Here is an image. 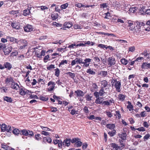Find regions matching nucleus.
Instances as JSON below:
<instances>
[{
    "instance_id": "obj_1",
    "label": "nucleus",
    "mask_w": 150,
    "mask_h": 150,
    "mask_svg": "<svg viewBox=\"0 0 150 150\" xmlns=\"http://www.w3.org/2000/svg\"><path fill=\"white\" fill-rule=\"evenodd\" d=\"M114 81L115 82L114 86L116 88V90L118 92H120L121 91L120 87L121 86L120 82L119 81H117L116 80H115Z\"/></svg>"
},
{
    "instance_id": "obj_2",
    "label": "nucleus",
    "mask_w": 150,
    "mask_h": 150,
    "mask_svg": "<svg viewBox=\"0 0 150 150\" xmlns=\"http://www.w3.org/2000/svg\"><path fill=\"white\" fill-rule=\"evenodd\" d=\"M13 78L11 76H8L6 78L5 80V83L9 86L10 84L14 83Z\"/></svg>"
},
{
    "instance_id": "obj_3",
    "label": "nucleus",
    "mask_w": 150,
    "mask_h": 150,
    "mask_svg": "<svg viewBox=\"0 0 150 150\" xmlns=\"http://www.w3.org/2000/svg\"><path fill=\"white\" fill-rule=\"evenodd\" d=\"M12 49V47L11 46H10L7 48H6V47H5L3 49V50L5 55H8L11 52Z\"/></svg>"
},
{
    "instance_id": "obj_4",
    "label": "nucleus",
    "mask_w": 150,
    "mask_h": 150,
    "mask_svg": "<svg viewBox=\"0 0 150 150\" xmlns=\"http://www.w3.org/2000/svg\"><path fill=\"white\" fill-rule=\"evenodd\" d=\"M24 31L26 32H29L33 30V26L31 25H27L23 27Z\"/></svg>"
},
{
    "instance_id": "obj_5",
    "label": "nucleus",
    "mask_w": 150,
    "mask_h": 150,
    "mask_svg": "<svg viewBox=\"0 0 150 150\" xmlns=\"http://www.w3.org/2000/svg\"><path fill=\"white\" fill-rule=\"evenodd\" d=\"M6 38L8 41H10L11 42H12L13 43H17L18 42V40L17 39L13 37H11L9 36H7L6 37Z\"/></svg>"
},
{
    "instance_id": "obj_6",
    "label": "nucleus",
    "mask_w": 150,
    "mask_h": 150,
    "mask_svg": "<svg viewBox=\"0 0 150 150\" xmlns=\"http://www.w3.org/2000/svg\"><path fill=\"white\" fill-rule=\"evenodd\" d=\"M91 59L90 58H86L84 60V62H83V67H87L89 66V63L91 61Z\"/></svg>"
},
{
    "instance_id": "obj_7",
    "label": "nucleus",
    "mask_w": 150,
    "mask_h": 150,
    "mask_svg": "<svg viewBox=\"0 0 150 150\" xmlns=\"http://www.w3.org/2000/svg\"><path fill=\"white\" fill-rule=\"evenodd\" d=\"M108 62L109 63L108 65L110 66L114 65L115 64V58L113 57H109L108 59Z\"/></svg>"
},
{
    "instance_id": "obj_8",
    "label": "nucleus",
    "mask_w": 150,
    "mask_h": 150,
    "mask_svg": "<svg viewBox=\"0 0 150 150\" xmlns=\"http://www.w3.org/2000/svg\"><path fill=\"white\" fill-rule=\"evenodd\" d=\"M12 27L16 29H19L20 28V25L19 23L15 22H13L11 24Z\"/></svg>"
},
{
    "instance_id": "obj_9",
    "label": "nucleus",
    "mask_w": 150,
    "mask_h": 150,
    "mask_svg": "<svg viewBox=\"0 0 150 150\" xmlns=\"http://www.w3.org/2000/svg\"><path fill=\"white\" fill-rule=\"evenodd\" d=\"M71 142V139H65L64 140L62 143L63 146H69Z\"/></svg>"
},
{
    "instance_id": "obj_10",
    "label": "nucleus",
    "mask_w": 150,
    "mask_h": 150,
    "mask_svg": "<svg viewBox=\"0 0 150 150\" xmlns=\"http://www.w3.org/2000/svg\"><path fill=\"white\" fill-rule=\"evenodd\" d=\"M141 68L142 69H150V63L147 62L143 63L141 65Z\"/></svg>"
},
{
    "instance_id": "obj_11",
    "label": "nucleus",
    "mask_w": 150,
    "mask_h": 150,
    "mask_svg": "<svg viewBox=\"0 0 150 150\" xmlns=\"http://www.w3.org/2000/svg\"><path fill=\"white\" fill-rule=\"evenodd\" d=\"M4 68H5L8 70H10L12 67V65L10 63L6 62L4 64Z\"/></svg>"
},
{
    "instance_id": "obj_12",
    "label": "nucleus",
    "mask_w": 150,
    "mask_h": 150,
    "mask_svg": "<svg viewBox=\"0 0 150 150\" xmlns=\"http://www.w3.org/2000/svg\"><path fill=\"white\" fill-rule=\"evenodd\" d=\"M127 24L126 25H127L128 26L130 27L129 28V30L132 31H134L135 27L133 25V23L131 21H129L127 23Z\"/></svg>"
},
{
    "instance_id": "obj_13",
    "label": "nucleus",
    "mask_w": 150,
    "mask_h": 150,
    "mask_svg": "<svg viewBox=\"0 0 150 150\" xmlns=\"http://www.w3.org/2000/svg\"><path fill=\"white\" fill-rule=\"evenodd\" d=\"M118 135L121 139V140H125L126 139L127 134L126 133H122L119 134Z\"/></svg>"
},
{
    "instance_id": "obj_14",
    "label": "nucleus",
    "mask_w": 150,
    "mask_h": 150,
    "mask_svg": "<svg viewBox=\"0 0 150 150\" xmlns=\"http://www.w3.org/2000/svg\"><path fill=\"white\" fill-rule=\"evenodd\" d=\"M64 28H61L60 29H63V30H65V29H64V28H70L72 26V23H70V22H65L64 24Z\"/></svg>"
},
{
    "instance_id": "obj_15",
    "label": "nucleus",
    "mask_w": 150,
    "mask_h": 150,
    "mask_svg": "<svg viewBox=\"0 0 150 150\" xmlns=\"http://www.w3.org/2000/svg\"><path fill=\"white\" fill-rule=\"evenodd\" d=\"M77 97H82L84 96V93L81 90H77L75 91Z\"/></svg>"
},
{
    "instance_id": "obj_16",
    "label": "nucleus",
    "mask_w": 150,
    "mask_h": 150,
    "mask_svg": "<svg viewBox=\"0 0 150 150\" xmlns=\"http://www.w3.org/2000/svg\"><path fill=\"white\" fill-rule=\"evenodd\" d=\"M11 88L17 90L19 88L18 85L14 81V83L11 84Z\"/></svg>"
},
{
    "instance_id": "obj_17",
    "label": "nucleus",
    "mask_w": 150,
    "mask_h": 150,
    "mask_svg": "<svg viewBox=\"0 0 150 150\" xmlns=\"http://www.w3.org/2000/svg\"><path fill=\"white\" fill-rule=\"evenodd\" d=\"M141 54L144 55V57L147 59L150 58V53H148L146 50H145Z\"/></svg>"
},
{
    "instance_id": "obj_18",
    "label": "nucleus",
    "mask_w": 150,
    "mask_h": 150,
    "mask_svg": "<svg viewBox=\"0 0 150 150\" xmlns=\"http://www.w3.org/2000/svg\"><path fill=\"white\" fill-rule=\"evenodd\" d=\"M103 100V97H99L97 98L95 100V103L97 104H102Z\"/></svg>"
},
{
    "instance_id": "obj_19",
    "label": "nucleus",
    "mask_w": 150,
    "mask_h": 150,
    "mask_svg": "<svg viewBox=\"0 0 150 150\" xmlns=\"http://www.w3.org/2000/svg\"><path fill=\"white\" fill-rule=\"evenodd\" d=\"M125 140H121L120 139H119V142L120 143V150H122L125 146V144L124 143V141Z\"/></svg>"
},
{
    "instance_id": "obj_20",
    "label": "nucleus",
    "mask_w": 150,
    "mask_h": 150,
    "mask_svg": "<svg viewBox=\"0 0 150 150\" xmlns=\"http://www.w3.org/2000/svg\"><path fill=\"white\" fill-rule=\"evenodd\" d=\"M101 88H104L106 87L108 85V83L107 81L105 80H103L100 81Z\"/></svg>"
},
{
    "instance_id": "obj_21",
    "label": "nucleus",
    "mask_w": 150,
    "mask_h": 150,
    "mask_svg": "<svg viewBox=\"0 0 150 150\" xmlns=\"http://www.w3.org/2000/svg\"><path fill=\"white\" fill-rule=\"evenodd\" d=\"M97 88L98 86L95 83H93L92 84V86L91 87L90 90L92 91H96V89Z\"/></svg>"
},
{
    "instance_id": "obj_22",
    "label": "nucleus",
    "mask_w": 150,
    "mask_h": 150,
    "mask_svg": "<svg viewBox=\"0 0 150 150\" xmlns=\"http://www.w3.org/2000/svg\"><path fill=\"white\" fill-rule=\"evenodd\" d=\"M106 127L110 129H112L114 128L115 125L114 124H108L106 125Z\"/></svg>"
},
{
    "instance_id": "obj_23",
    "label": "nucleus",
    "mask_w": 150,
    "mask_h": 150,
    "mask_svg": "<svg viewBox=\"0 0 150 150\" xmlns=\"http://www.w3.org/2000/svg\"><path fill=\"white\" fill-rule=\"evenodd\" d=\"M43 140L44 142H47L49 143H50L52 142V139L50 137H44L43 138Z\"/></svg>"
},
{
    "instance_id": "obj_24",
    "label": "nucleus",
    "mask_w": 150,
    "mask_h": 150,
    "mask_svg": "<svg viewBox=\"0 0 150 150\" xmlns=\"http://www.w3.org/2000/svg\"><path fill=\"white\" fill-rule=\"evenodd\" d=\"M99 75H101L102 77H104L108 75V72L107 71H101L98 74Z\"/></svg>"
},
{
    "instance_id": "obj_25",
    "label": "nucleus",
    "mask_w": 150,
    "mask_h": 150,
    "mask_svg": "<svg viewBox=\"0 0 150 150\" xmlns=\"http://www.w3.org/2000/svg\"><path fill=\"white\" fill-rule=\"evenodd\" d=\"M140 11V13L142 14H146V9L145 8V7H143L142 8H139L138 10Z\"/></svg>"
},
{
    "instance_id": "obj_26",
    "label": "nucleus",
    "mask_w": 150,
    "mask_h": 150,
    "mask_svg": "<svg viewBox=\"0 0 150 150\" xmlns=\"http://www.w3.org/2000/svg\"><path fill=\"white\" fill-rule=\"evenodd\" d=\"M27 91L29 92L28 90H27L26 91H25L23 89L21 88L20 90L19 93L21 95H24L26 94L27 93Z\"/></svg>"
},
{
    "instance_id": "obj_27",
    "label": "nucleus",
    "mask_w": 150,
    "mask_h": 150,
    "mask_svg": "<svg viewBox=\"0 0 150 150\" xmlns=\"http://www.w3.org/2000/svg\"><path fill=\"white\" fill-rule=\"evenodd\" d=\"M12 132L14 134L18 135L19 134H21V131L17 129H15L13 130Z\"/></svg>"
},
{
    "instance_id": "obj_28",
    "label": "nucleus",
    "mask_w": 150,
    "mask_h": 150,
    "mask_svg": "<svg viewBox=\"0 0 150 150\" xmlns=\"http://www.w3.org/2000/svg\"><path fill=\"white\" fill-rule=\"evenodd\" d=\"M4 98V100L8 102L11 103L13 101L11 98L7 96H5Z\"/></svg>"
},
{
    "instance_id": "obj_29",
    "label": "nucleus",
    "mask_w": 150,
    "mask_h": 150,
    "mask_svg": "<svg viewBox=\"0 0 150 150\" xmlns=\"http://www.w3.org/2000/svg\"><path fill=\"white\" fill-rule=\"evenodd\" d=\"M111 145V146L113 148H115L116 150H117L118 149H120V146H118L117 144L115 143H112Z\"/></svg>"
},
{
    "instance_id": "obj_30",
    "label": "nucleus",
    "mask_w": 150,
    "mask_h": 150,
    "mask_svg": "<svg viewBox=\"0 0 150 150\" xmlns=\"http://www.w3.org/2000/svg\"><path fill=\"white\" fill-rule=\"evenodd\" d=\"M28 131L25 129H23L21 131V134L27 136H28Z\"/></svg>"
},
{
    "instance_id": "obj_31",
    "label": "nucleus",
    "mask_w": 150,
    "mask_h": 150,
    "mask_svg": "<svg viewBox=\"0 0 150 150\" xmlns=\"http://www.w3.org/2000/svg\"><path fill=\"white\" fill-rule=\"evenodd\" d=\"M23 12V15L24 16H26L28 15H29L30 13V10L28 9L24 10Z\"/></svg>"
},
{
    "instance_id": "obj_32",
    "label": "nucleus",
    "mask_w": 150,
    "mask_h": 150,
    "mask_svg": "<svg viewBox=\"0 0 150 150\" xmlns=\"http://www.w3.org/2000/svg\"><path fill=\"white\" fill-rule=\"evenodd\" d=\"M86 72L87 73H88L89 74L92 75H94L96 73V72L95 71H94L91 69H88Z\"/></svg>"
},
{
    "instance_id": "obj_33",
    "label": "nucleus",
    "mask_w": 150,
    "mask_h": 150,
    "mask_svg": "<svg viewBox=\"0 0 150 150\" xmlns=\"http://www.w3.org/2000/svg\"><path fill=\"white\" fill-rule=\"evenodd\" d=\"M99 92V95L101 96H103L104 94L107 93L104 91V88H101Z\"/></svg>"
},
{
    "instance_id": "obj_34",
    "label": "nucleus",
    "mask_w": 150,
    "mask_h": 150,
    "mask_svg": "<svg viewBox=\"0 0 150 150\" xmlns=\"http://www.w3.org/2000/svg\"><path fill=\"white\" fill-rule=\"evenodd\" d=\"M128 105L127 106V108L129 109V111H131L133 109V106L129 101L128 102Z\"/></svg>"
},
{
    "instance_id": "obj_35",
    "label": "nucleus",
    "mask_w": 150,
    "mask_h": 150,
    "mask_svg": "<svg viewBox=\"0 0 150 150\" xmlns=\"http://www.w3.org/2000/svg\"><path fill=\"white\" fill-rule=\"evenodd\" d=\"M125 96L122 94H120L118 96V98L119 99L122 101H123L125 100Z\"/></svg>"
},
{
    "instance_id": "obj_36",
    "label": "nucleus",
    "mask_w": 150,
    "mask_h": 150,
    "mask_svg": "<svg viewBox=\"0 0 150 150\" xmlns=\"http://www.w3.org/2000/svg\"><path fill=\"white\" fill-rule=\"evenodd\" d=\"M79 140H80V139H79L78 138H74L72 139L71 140V142L72 143H76Z\"/></svg>"
},
{
    "instance_id": "obj_37",
    "label": "nucleus",
    "mask_w": 150,
    "mask_h": 150,
    "mask_svg": "<svg viewBox=\"0 0 150 150\" xmlns=\"http://www.w3.org/2000/svg\"><path fill=\"white\" fill-rule=\"evenodd\" d=\"M75 60L76 61V63H78L79 64H83V60L82 59L79 58H76Z\"/></svg>"
},
{
    "instance_id": "obj_38",
    "label": "nucleus",
    "mask_w": 150,
    "mask_h": 150,
    "mask_svg": "<svg viewBox=\"0 0 150 150\" xmlns=\"http://www.w3.org/2000/svg\"><path fill=\"white\" fill-rule=\"evenodd\" d=\"M67 74L68 75H69L73 79H74V78L75 77V74L74 73H73L71 72H68L67 73Z\"/></svg>"
},
{
    "instance_id": "obj_39",
    "label": "nucleus",
    "mask_w": 150,
    "mask_h": 150,
    "mask_svg": "<svg viewBox=\"0 0 150 150\" xmlns=\"http://www.w3.org/2000/svg\"><path fill=\"white\" fill-rule=\"evenodd\" d=\"M121 62L122 64L126 65L127 64L128 61L125 59L122 58L121 60Z\"/></svg>"
},
{
    "instance_id": "obj_40",
    "label": "nucleus",
    "mask_w": 150,
    "mask_h": 150,
    "mask_svg": "<svg viewBox=\"0 0 150 150\" xmlns=\"http://www.w3.org/2000/svg\"><path fill=\"white\" fill-rule=\"evenodd\" d=\"M115 132L116 131L113 129L112 131L109 132L108 133L110 136L113 137L115 135Z\"/></svg>"
},
{
    "instance_id": "obj_41",
    "label": "nucleus",
    "mask_w": 150,
    "mask_h": 150,
    "mask_svg": "<svg viewBox=\"0 0 150 150\" xmlns=\"http://www.w3.org/2000/svg\"><path fill=\"white\" fill-rule=\"evenodd\" d=\"M55 71L54 75L55 76L58 77L59 76L60 73L59 69L58 68H57L55 69Z\"/></svg>"
},
{
    "instance_id": "obj_42",
    "label": "nucleus",
    "mask_w": 150,
    "mask_h": 150,
    "mask_svg": "<svg viewBox=\"0 0 150 150\" xmlns=\"http://www.w3.org/2000/svg\"><path fill=\"white\" fill-rule=\"evenodd\" d=\"M7 126L5 124H2L1 127V132H4L6 131Z\"/></svg>"
},
{
    "instance_id": "obj_43",
    "label": "nucleus",
    "mask_w": 150,
    "mask_h": 150,
    "mask_svg": "<svg viewBox=\"0 0 150 150\" xmlns=\"http://www.w3.org/2000/svg\"><path fill=\"white\" fill-rule=\"evenodd\" d=\"M1 147L6 150H9L10 148L7 145L5 144H1Z\"/></svg>"
},
{
    "instance_id": "obj_44",
    "label": "nucleus",
    "mask_w": 150,
    "mask_h": 150,
    "mask_svg": "<svg viewBox=\"0 0 150 150\" xmlns=\"http://www.w3.org/2000/svg\"><path fill=\"white\" fill-rule=\"evenodd\" d=\"M68 6V4L67 3H66V4H64L63 5H62L61 6V8L62 9H65L67 8Z\"/></svg>"
},
{
    "instance_id": "obj_45",
    "label": "nucleus",
    "mask_w": 150,
    "mask_h": 150,
    "mask_svg": "<svg viewBox=\"0 0 150 150\" xmlns=\"http://www.w3.org/2000/svg\"><path fill=\"white\" fill-rule=\"evenodd\" d=\"M102 105L104 106L105 105H110V103L108 100H105L103 102Z\"/></svg>"
},
{
    "instance_id": "obj_46",
    "label": "nucleus",
    "mask_w": 150,
    "mask_h": 150,
    "mask_svg": "<svg viewBox=\"0 0 150 150\" xmlns=\"http://www.w3.org/2000/svg\"><path fill=\"white\" fill-rule=\"evenodd\" d=\"M115 115L116 116V117H117L118 119H120V118L121 115L119 111H115Z\"/></svg>"
},
{
    "instance_id": "obj_47",
    "label": "nucleus",
    "mask_w": 150,
    "mask_h": 150,
    "mask_svg": "<svg viewBox=\"0 0 150 150\" xmlns=\"http://www.w3.org/2000/svg\"><path fill=\"white\" fill-rule=\"evenodd\" d=\"M140 116L142 117H144L147 115L145 111H142L140 114Z\"/></svg>"
},
{
    "instance_id": "obj_48",
    "label": "nucleus",
    "mask_w": 150,
    "mask_h": 150,
    "mask_svg": "<svg viewBox=\"0 0 150 150\" xmlns=\"http://www.w3.org/2000/svg\"><path fill=\"white\" fill-rule=\"evenodd\" d=\"M5 131H7V132L11 133L12 132V129L11 127L10 126H8L7 127Z\"/></svg>"
},
{
    "instance_id": "obj_49",
    "label": "nucleus",
    "mask_w": 150,
    "mask_h": 150,
    "mask_svg": "<svg viewBox=\"0 0 150 150\" xmlns=\"http://www.w3.org/2000/svg\"><path fill=\"white\" fill-rule=\"evenodd\" d=\"M82 145V143L80 140H79L77 142H76V146L77 147H80Z\"/></svg>"
},
{
    "instance_id": "obj_50",
    "label": "nucleus",
    "mask_w": 150,
    "mask_h": 150,
    "mask_svg": "<svg viewBox=\"0 0 150 150\" xmlns=\"http://www.w3.org/2000/svg\"><path fill=\"white\" fill-rule=\"evenodd\" d=\"M58 15L57 14H52L51 17H52L53 20H55L57 18Z\"/></svg>"
},
{
    "instance_id": "obj_51",
    "label": "nucleus",
    "mask_w": 150,
    "mask_h": 150,
    "mask_svg": "<svg viewBox=\"0 0 150 150\" xmlns=\"http://www.w3.org/2000/svg\"><path fill=\"white\" fill-rule=\"evenodd\" d=\"M67 60H62V61L59 64V66H60V65H64L65 64H67Z\"/></svg>"
},
{
    "instance_id": "obj_52",
    "label": "nucleus",
    "mask_w": 150,
    "mask_h": 150,
    "mask_svg": "<svg viewBox=\"0 0 150 150\" xmlns=\"http://www.w3.org/2000/svg\"><path fill=\"white\" fill-rule=\"evenodd\" d=\"M136 129L139 131H145V128L142 127L138 128H137Z\"/></svg>"
},
{
    "instance_id": "obj_53",
    "label": "nucleus",
    "mask_w": 150,
    "mask_h": 150,
    "mask_svg": "<svg viewBox=\"0 0 150 150\" xmlns=\"http://www.w3.org/2000/svg\"><path fill=\"white\" fill-rule=\"evenodd\" d=\"M94 59L96 62L99 63L100 61V59L98 57H95L93 58Z\"/></svg>"
},
{
    "instance_id": "obj_54",
    "label": "nucleus",
    "mask_w": 150,
    "mask_h": 150,
    "mask_svg": "<svg viewBox=\"0 0 150 150\" xmlns=\"http://www.w3.org/2000/svg\"><path fill=\"white\" fill-rule=\"evenodd\" d=\"M100 6L101 8H107V7L108 6L107 5V4L106 3L101 4L100 5Z\"/></svg>"
},
{
    "instance_id": "obj_55",
    "label": "nucleus",
    "mask_w": 150,
    "mask_h": 150,
    "mask_svg": "<svg viewBox=\"0 0 150 150\" xmlns=\"http://www.w3.org/2000/svg\"><path fill=\"white\" fill-rule=\"evenodd\" d=\"M54 68V65L53 64H51L49 67H47V69L49 70H50L51 69H53Z\"/></svg>"
},
{
    "instance_id": "obj_56",
    "label": "nucleus",
    "mask_w": 150,
    "mask_h": 150,
    "mask_svg": "<svg viewBox=\"0 0 150 150\" xmlns=\"http://www.w3.org/2000/svg\"><path fill=\"white\" fill-rule=\"evenodd\" d=\"M5 47H6V46L5 44L0 42V50H1L2 49H3Z\"/></svg>"
},
{
    "instance_id": "obj_57",
    "label": "nucleus",
    "mask_w": 150,
    "mask_h": 150,
    "mask_svg": "<svg viewBox=\"0 0 150 150\" xmlns=\"http://www.w3.org/2000/svg\"><path fill=\"white\" fill-rule=\"evenodd\" d=\"M88 146V144L86 143H84L83 144L82 146V149L83 150H85L87 148Z\"/></svg>"
},
{
    "instance_id": "obj_58",
    "label": "nucleus",
    "mask_w": 150,
    "mask_h": 150,
    "mask_svg": "<svg viewBox=\"0 0 150 150\" xmlns=\"http://www.w3.org/2000/svg\"><path fill=\"white\" fill-rule=\"evenodd\" d=\"M58 110L57 108L55 107L51 108V111L52 112H55Z\"/></svg>"
},
{
    "instance_id": "obj_59",
    "label": "nucleus",
    "mask_w": 150,
    "mask_h": 150,
    "mask_svg": "<svg viewBox=\"0 0 150 150\" xmlns=\"http://www.w3.org/2000/svg\"><path fill=\"white\" fill-rule=\"evenodd\" d=\"M40 99L42 100L46 101L48 100V98H45L43 96H40Z\"/></svg>"
},
{
    "instance_id": "obj_60",
    "label": "nucleus",
    "mask_w": 150,
    "mask_h": 150,
    "mask_svg": "<svg viewBox=\"0 0 150 150\" xmlns=\"http://www.w3.org/2000/svg\"><path fill=\"white\" fill-rule=\"evenodd\" d=\"M150 137V135L149 134H147L144 137V141H145L147 139H149Z\"/></svg>"
},
{
    "instance_id": "obj_61",
    "label": "nucleus",
    "mask_w": 150,
    "mask_h": 150,
    "mask_svg": "<svg viewBox=\"0 0 150 150\" xmlns=\"http://www.w3.org/2000/svg\"><path fill=\"white\" fill-rule=\"evenodd\" d=\"M135 47L134 46L130 47L129 48V51L132 52H134L135 50Z\"/></svg>"
},
{
    "instance_id": "obj_62",
    "label": "nucleus",
    "mask_w": 150,
    "mask_h": 150,
    "mask_svg": "<svg viewBox=\"0 0 150 150\" xmlns=\"http://www.w3.org/2000/svg\"><path fill=\"white\" fill-rule=\"evenodd\" d=\"M55 85H53L52 86H50L48 89V91H52L54 89L55 87Z\"/></svg>"
},
{
    "instance_id": "obj_63",
    "label": "nucleus",
    "mask_w": 150,
    "mask_h": 150,
    "mask_svg": "<svg viewBox=\"0 0 150 150\" xmlns=\"http://www.w3.org/2000/svg\"><path fill=\"white\" fill-rule=\"evenodd\" d=\"M49 56L48 55H47L45 56L44 58V62H47V60L49 58Z\"/></svg>"
},
{
    "instance_id": "obj_64",
    "label": "nucleus",
    "mask_w": 150,
    "mask_h": 150,
    "mask_svg": "<svg viewBox=\"0 0 150 150\" xmlns=\"http://www.w3.org/2000/svg\"><path fill=\"white\" fill-rule=\"evenodd\" d=\"M94 96H95L96 98H99V92H95L94 93Z\"/></svg>"
}]
</instances>
